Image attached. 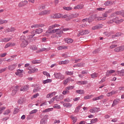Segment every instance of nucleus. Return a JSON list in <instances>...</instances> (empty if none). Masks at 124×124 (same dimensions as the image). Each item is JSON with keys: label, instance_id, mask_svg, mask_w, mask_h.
Wrapping results in <instances>:
<instances>
[{"label": "nucleus", "instance_id": "17", "mask_svg": "<svg viewBox=\"0 0 124 124\" xmlns=\"http://www.w3.org/2000/svg\"><path fill=\"white\" fill-rule=\"evenodd\" d=\"M57 33L55 35V37H62V31H61V30L60 29V31H58Z\"/></svg>", "mask_w": 124, "mask_h": 124}, {"label": "nucleus", "instance_id": "5", "mask_svg": "<svg viewBox=\"0 0 124 124\" xmlns=\"http://www.w3.org/2000/svg\"><path fill=\"white\" fill-rule=\"evenodd\" d=\"M43 32V30L40 28H39L38 29H36L35 31L33 30L31 32V34H32L33 33H35V34H40V33H42Z\"/></svg>", "mask_w": 124, "mask_h": 124}, {"label": "nucleus", "instance_id": "27", "mask_svg": "<svg viewBox=\"0 0 124 124\" xmlns=\"http://www.w3.org/2000/svg\"><path fill=\"white\" fill-rule=\"evenodd\" d=\"M76 93L78 94H84V93H85V91H84V90H76Z\"/></svg>", "mask_w": 124, "mask_h": 124}, {"label": "nucleus", "instance_id": "1", "mask_svg": "<svg viewBox=\"0 0 124 124\" xmlns=\"http://www.w3.org/2000/svg\"><path fill=\"white\" fill-rule=\"evenodd\" d=\"M20 40L21 42L20 46L22 48L27 47L28 46V41L27 40V37L25 35H21L20 38Z\"/></svg>", "mask_w": 124, "mask_h": 124}, {"label": "nucleus", "instance_id": "21", "mask_svg": "<svg viewBox=\"0 0 124 124\" xmlns=\"http://www.w3.org/2000/svg\"><path fill=\"white\" fill-rule=\"evenodd\" d=\"M83 8H84V5L83 4L78 5L74 7V9H75L76 10L78 9H82Z\"/></svg>", "mask_w": 124, "mask_h": 124}, {"label": "nucleus", "instance_id": "10", "mask_svg": "<svg viewBox=\"0 0 124 124\" xmlns=\"http://www.w3.org/2000/svg\"><path fill=\"white\" fill-rule=\"evenodd\" d=\"M60 31V29H57L56 30H49L48 28V30L46 31V34H48V33H55V32H58Z\"/></svg>", "mask_w": 124, "mask_h": 124}, {"label": "nucleus", "instance_id": "26", "mask_svg": "<svg viewBox=\"0 0 124 124\" xmlns=\"http://www.w3.org/2000/svg\"><path fill=\"white\" fill-rule=\"evenodd\" d=\"M63 106L66 107V108H70V107H72V104L70 103H64Z\"/></svg>", "mask_w": 124, "mask_h": 124}, {"label": "nucleus", "instance_id": "43", "mask_svg": "<svg viewBox=\"0 0 124 124\" xmlns=\"http://www.w3.org/2000/svg\"><path fill=\"white\" fill-rule=\"evenodd\" d=\"M47 124V120L45 118L41 119L40 121V124Z\"/></svg>", "mask_w": 124, "mask_h": 124}, {"label": "nucleus", "instance_id": "60", "mask_svg": "<svg viewBox=\"0 0 124 124\" xmlns=\"http://www.w3.org/2000/svg\"><path fill=\"white\" fill-rule=\"evenodd\" d=\"M56 19H58V18H61V17H62V15L61 14H56Z\"/></svg>", "mask_w": 124, "mask_h": 124}, {"label": "nucleus", "instance_id": "15", "mask_svg": "<svg viewBox=\"0 0 124 124\" xmlns=\"http://www.w3.org/2000/svg\"><path fill=\"white\" fill-rule=\"evenodd\" d=\"M16 66H17V64H13L12 65H10L8 66V68L9 70H10L11 71H13V70H14V69L16 68Z\"/></svg>", "mask_w": 124, "mask_h": 124}, {"label": "nucleus", "instance_id": "39", "mask_svg": "<svg viewBox=\"0 0 124 124\" xmlns=\"http://www.w3.org/2000/svg\"><path fill=\"white\" fill-rule=\"evenodd\" d=\"M32 63L35 64L36 63H41V60H33L31 61Z\"/></svg>", "mask_w": 124, "mask_h": 124}, {"label": "nucleus", "instance_id": "40", "mask_svg": "<svg viewBox=\"0 0 124 124\" xmlns=\"http://www.w3.org/2000/svg\"><path fill=\"white\" fill-rule=\"evenodd\" d=\"M63 9L64 10H66L67 11H70V10H72V7H63Z\"/></svg>", "mask_w": 124, "mask_h": 124}, {"label": "nucleus", "instance_id": "48", "mask_svg": "<svg viewBox=\"0 0 124 124\" xmlns=\"http://www.w3.org/2000/svg\"><path fill=\"white\" fill-rule=\"evenodd\" d=\"M102 16L104 18H107L108 16V12H105V13L102 14Z\"/></svg>", "mask_w": 124, "mask_h": 124}, {"label": "nucleus", "instance_id": "14", "mask_svg": "<svg viewBox=\"0 0 124 124\" xmlns=\"http://www.w3.org/2000/svg\"><path fill=\"white\" fill-rule=\"evenodd\" d=\"M116 72V71L114 70H108L106 74V76L107 77H109L111 74H112V73H115Z\"/></svg>", "mask_w": 124, "mask_h": 124}, {"label": "nucleus", "instance_id": "42", "mask_svg": "<svg viewBox=\"0 0 124 124\" xmlns=\"http://www.w3.org/2000/svg\"><path fill=\"white\" fill-rule=\"evenodd\" d=\"M74 74V73L73 71H67L65 72V74H66V75H73Z\"/></svg>", "mask_w": 124, "mask_h": 124}, {"label": "nucleus", "instance_id": "2", "mask_svg": "<svg viewBox=\"0 0 124 124\" xmlns=\"http://www.w3.org/2000/svg\"><path fill=\"white\" fill-rule=\"evenodd\" d=\"M79 16V14H71L69 16H67V15H64L62 16V18H65L67 21H69V20H71V19H73L74 18H77V17Z\"/></svg>", "mask_w": 124, "mask_h": 124}, {"label": "nucleus", "instance_id": "33", "mask_svg": "<svg viewBox=\"0 0 124 124\" xmlns=\"http://www.w3.org/2000/svg\"><path fill=\"white\" fill-rule=\"evenodd\" d=\"M91 78L93 79H94V78H97L98 76V74L96 73H93L91 75Z\"/></svg>", "mask_w": 124, "mask_h": 124}, {"label": "nucleus", "instance_id": "53", "mask_svg": "<svg viewBox=\"0 0 124 124\" xmlns=\"http://www.w3.org/2000/svg\"><path fill=\"white\" fill-rule=\"evenodd\" d=\"M99 51H100V49H99V48H97V49H95V50L93 52V54H97V53H98V52H99Z\"/></svg>", "mask_w": 124, "mask_h": 124}, {"label": "nucleus", "instance_id": "49", "mask_svg": "<svg viewBox=\"0 0 124 124\" xmlns=\"http://www.w3.org/2000/svg\"><path fill=\"white\" fill-rule=\"evenodd\" d=\"M53 108L55 109H60L61 108V106L59 105L58 104H55L53 106Z\"/></svg>", "mask_w": 124, "mask_h": 124}, {"label": "nucleus", "instance_id": "61", "mask_svg": "<svg viewBox=\"0 0 124 124\" xmlns=\"http://www.w3.org/2000/svg\"><path fill=\"white\" fill-rule=\"evenodd\" d=\"M64 101H65V102H70L71 100L70 99V98H67L64 100Z\"/></svg>", "mask_w": 124, "mask_h": 124}, {"label": "nucleus", "instance_id": "54", "mask_svg": "<svg viewBox=\"0 0 124 124\" xmlns=\"http://www.w3.org/2000/svg\"><path fill=\"white\" fill-rule=\"evenodd\" d=\"M31 50H33V51H36L37 50V47L35 46H32L31 47Z\"/></svg>", "mask_w": 124, "mask_h": 124}, {"label": "nucleus", "instance_id": "23", "mask_svg": "<svg viewBox=\"0 0 124 124\" xmlns=\"http://www.w3.org/2000/svg\"><path fill=\"white\" fill-rule=\"evenodd\" d=\"M67 49V46H61L57 47V49L59 50H66Z\"/></svg>", "mask_w": 124, "mask_h": 124}, {"label": "nucleus", "instance_id": "18", "mask_svg": "<svg viewBox=\"0 0 124 124\" xmlns=\"http://www.w3.org/2000/svg\"><path fill=\"white\" fill-rule=\"evenodd\" d=\"M99 111V108H94L90 110L91 113H96Z\"/></svg>", "mask_w": 124, "mask_h": 124}, {"label": "nucleus", "instance_id": "51", "mask_svg": "<svg viewBox=\"0 0 124 124\" xmlns=\"http://www.w3.org/2000/svg\"><path fill=\"white\" fill-rule=\"evenodd\" d=\"M11 40V38H4V42H8V41H10Z\"/></svg>", "mask_w": 124, "mask_h": 124}, {"label": "nucleus", "instance_id": "16", "mask_svg": "<svg viewBox=\"0 0 124 124\" xmlns=\"http://www.w3.org/2000/svg\"><path fill=\"white\" fill-rule=\"evenodd\" d=\"M56 93H57V92H53L51 93H49L47 94L46 96V98H51V97H53L54 95H56Z\"/></svg>", "mask_w": 124, "mask_h": 124}, {"label": "nucleus", "instance_id": "31", "mask_svg": "<svg viewBox=\"0 0 124 124\" xmlns=\"http://www.w3.org/2000/svg\"><path fill=\"white\" fill-rule=\"evenodd\" d=\"M53 110H54V108H48L43 110V113H47L48 112H51V111H53Z\"/></svg>", "mask_w": 124, "mask_h": 124}, {"label": "nucleus", "instance_id": "13", "mask_svg": "<svg viewBox=\"0 0 124 124\" xmlns=\"http://www.w3.org/2000/svg\"><path fill=\"white\" fill-rule=\"evenodd\" d=\"M30 89V86L26 85L21 87L20 89V92H26Z\"/></svg>", "mask_w": 124, "mask_h": 124}, {"label": "nucleus", "instance_id": "56", "mask_svg": "<svg viewBox=\"0 0 124 124\" xmlns=\"http://www.w3.org/2000/svg\"><path fill=\"white\" fill-rule=\"evenodd\" d=\"M11 111L9 109H7L5 111V112H4V115H8V114H9V113H10Z\"/></svg>", "mask_w": 124, "mask_h": 124}, {"label": "nucleus", "instance_id": "37", "mask_svg": "<svg viewBox=\"0 0 124 124\" xmlns=\"http://www.w3.org/2000/svg\"><path fill=\"white\" fill-rule=\"evenodd\" d=\"M58 27H60V25L59 24H54L52 26H50L49 27V30H53L54 28H58Z\"/></svg>", "mask_w": 124, "mask_h": 124}, {"label": "nucleus", "instance_id": "32", "mask_svg": "<svg viewBox=\"0 0 124 124\" xmlns=\"http://www.w3.org/2000/svg\"><path fill=\"white\" fill-rule=\"evenodd\" d=\"M117 72L119 76H124V69H122L121 71H117Z\"/></svg>", "mask_w": 124, "mask_h": 124}, {"label": "nucleus", "instance_id": "38", "mask_svg": "<svg viewBox=\"0 0 124 124\" xmlns=\"http://www.w3.org/2000/svg\"><path fill=\"white\" fill-rule=\"evenodd\" d=\"M85 66V63L80 62L76 64V67H83Z\"/></svg>", "mask_w": 124, "mask_h": 124}, {"label": "nucleus", "instance_id": "63", "mask_svg": "<svg viewBox=\"0 0 124 124\" xmlns=\"http://www.w3.org/2000/svg\"><path fill=\"white\" fill-rule=\"evenodd\" d=\"M19 112V109L15 108L14 111V114H17Z\"/></svg>", "mask_w": 124, "mask_h": 124}, {"label": "nucleus", "instance_id": "29", "mask_svg": "<svg viewBox=\"0 0 124 124\" xmlns=\"http://www.w3.org/2000/svg\"><path fill=\"white\" fill-rule=\"evenodd\" d=\"M43 84H48V83H52V79H47L45 80H43L42 81Z\"/></svg>", "mask_w": 124, "mask_h": 124}, {"label": "nucleus", "instance_id": "58", "mask_svg": "<svg viewBox=\"0 0 124 124\" xmlns=\"http://www.w3.org/2000/svg\"><path fill=\"white\" fill-rule=\"evenodd\" d=\"M50 18H51L52 19H57V16L56 15V14L51 15L50 16Z\"/></svg>", "mask_w": 124, "mask_h": 124}, {"label": "nucleus", "instance_id": "8", "mask_svg": "<svg viewBox=\"0 0 124 124\" xmlns=\"http://www.w3.org/2000/svg\"><path fill=\"white\" fill-rule=\"evenodd\" d=\"M11 90H12V95H15L16 93H17V92H18V86H13L11 88Z\"/></svg>", "mask_w": 124, "mask_h": 124}, {"label": "nucleus", "instance_id": "19", "mask_svg": "<svg viewBox=\"0 0 124 124\" xmlns=\"http://www.w3.org/2000/svg\"><path fill=\"white\" fill-rule=\"evenodd\" d=\"M77 84H78V85H87L88 81L87 80L78 81H77Z\"/></svg>", "mask_w": 124, "mask_h": 124}, {"label": "nucleus", "instance_id": "3", "mask_svg": "<svg viewBox=\"0 0 124 124\" xmlns=\"http://www.w3.org/2000/svg\"><path fill=\"white\" fill-rule=\"evenodd\" d=\"M54 77L55 79L61 80V81H62L65 78L64 75H62V73L55 72L54 74Z\"/></svg>", "mask_w": 124, "mask_h": 124}, {"label": "nucleus", "instance_id": "41", "mask_svg": "<svg viewBox=\"0 0 124 124\" xmlns=\"http://www.w3.org/2000/svg\"><path fill=\"white\" fill-rule=\"evenodd\" d=\"M96 19L98 20V21H104L106 20V18H105L103 16L97 17Z\"/></svg>", "mask_w": 124, "mask_h": 124}, {"label": "nucleus", "instance_id": "20", "mask_svg": "<svg viewBox=\"0 0 124 124\" xmlns=\"http://www.w3.org/2000/svg\"><path fill=\"white\" fill-rule=\"evenodd\" d=\"M57 97H58V95H56V96L53 97V98H52L48 101V103H49V104H52V103H53V102H54L55 101V100H56V101H58V99H57Z\"/></svg>", "mask_w": 124, "mask_h": 124}, {"label": "nucleus", "instance_id": "24", "mask_svg": "<svg viewBox=\"0 0 124 124\" xmlns=\"http://www.w3.org/2000/svg\"><path fill=\"white\" fill-rule=\"evenodd\" d=\"M112 4H113V3L111 0H107L104 3L105 6H110V5H112Z\"/></svg>", "mask_w": 124, "mask_h": 124}, {"label": "nucleus", "instance_id": "52", "mask_svg": "<svg viewBox=\"0 0 124 124\" xmlns=\"http://www.w3.org/2000/svg\"><path fill=\"white\" fill-rule=\"evenodd\" d=\"M80 35H85L84 31H79V33L78 34V36H80Z\"/></svg>", "mask_w": 124, "mask_h": 124}, {"label": "nucleus", "instance_id": "44", "mask_svg": "<svg viewBox=\"0 0 124 124\" xmlns=\"http://www.w3.org/2000/svg\"><path fill=\"white\" fill-rule=\"evenodd\" d=\"M64 91H63L62 93V94L65 95V94H67V93H69V91L68 90H67V88H65Z\"/></svg>", "mask_w": 124, "mask_h": 124}, {"label": "nucleus", "instance_id": "7", "mask_svg": "<svg viewBox=\"0 0 124 124\" xmlns=\"http://www.w3.org/2000/svg\"><path fill=\"white\" fill-rule=\"evenodd\" d=\"M24 73V70L18 69L15 73L16 75L19 76V77H23V73Z\"/></svg>", "mask_w": 124, "mask_h": 124}, {"label": "nucleus", "instance_id": "50", "mask_svg": "<svg viewBox=\"0 0 124 124\" xmlns=\"http://www.w3.org/2000/svg\"><path fill=\"white\" fill-rule=\"evenodd\" d=\"M23 102H24V99H23V98H20V99H19L17 103L18 104H22V103H23Z\"/></svg>", "mask_w": 124, "mask_h": 124}, {"label": "nucleus", "instance_id": "34", "mask_svg": "<svg viewBox=\"0 0 124 124\" xmlns=\"http://www.w3.org/2000/svg\"><path fill=\"white\" fill-rule=\"evenodd\" d=\"M70 79H71L70 78H68L64 80L63 81V85H67V83H68V82H69L70 81Z\"/></svg>", "mask_w": 124, "mask_h": 124}, {"label": "nucleus", "instance_id": "25", "mask_svg": "<svg viewBox=\"0 0 124 124\" xmlns=\"http://www.w3.org/2000/svg\"><path fill=\"white\" fill-rule=\"evenodd\" d=\"M12 31H15V28L12 27L10 29L7 28L6 30V32H12Z\"/></svg>", "mask_w": 124, "mask_h": 124}, {"label": "nucleus", "instance_id": "30", "mask_svg": "<svg viewBox=\"0 0 124 124\" xmlns=\"http://www.w3.org/2000/svg\"><path fill=\"white\" fill-rule=\"evenodd\" d=\"M114 33V31H111L110 32H105L104 34L106 36H110V35H112Z\"/></svg>", "mask_w": 124, "mask_h": 124}, {"label": "nucleus", "instance_id": "57", "mask_svg": "<svg viewBox=\"0 0 124 124\" xmlns=\"http://www.w3.org/2000/svg\"><path fill=\"white\" fill-rule=\"evenodd\" d=\"M67 90L69 91V90H73L74 89V86H69V87H66Z\"/></svg>", "mask_w": 124, "mask_h": 124}, {"label": "nucleus", "instance_id": "36", "mask_svg": "<svg viewBox=\"0 0 124 124\" xmlns=\"http://www.w3.org/2000/svg\"><path fill=\"white\" fill-rule=\"evenodd\" d=\"M98 119L97 118H95L93 119H92L91 120V123H87L86 124H95V123H97Z\"/></svg>", "mask_w": 124, "mask_h": 124}, {"label": "nucleus", "instance_id": "35", "mask_svg": "<svg viewBox=\"0 0 124 124\" xmlns=\"http://www.w3.org/2000/svg\"><path fill=\"white\" fill-rule=\"evenodd\" d=\"M40 90H41V87H40V86H38L33 90V93H37L39 92Z\"/></svg>", "mask_w": 124, "mask_h": 124}, {"label": "nucleus", "instance_id": "46", "mask_svg": "<svg viewBox=\"0 0 124 124\" xmlns=\"http://www.w3.org/2000/svg\"><path fill=\"white\" fill-rule=\"evenodd\" d=\"M50 48H43L41 49L40 50V52H43V51H49V50L50 49Z\"/></svg>", "mask_w": 124, "mask_h": 124}, {"label": "nucleus", "instance_id": "11", "mask_svg": "<svg viewBox=\"0 0 124 124\" xmlns=\"http://www.w3.org/2000/svg\"><path fill=\"white\" fill-rule=\"evenodd\" d=\"M121 99L120 98H116L114 99L113 101V103L112 104L111 107H114V106H116V105H118Z\"/></svg>", "mask_w": 124, "mask_h": 124}, {"label": "nucleus", "instance_id": "64", "mask_svg": "<svg viewBox=\"0 0 124 124\" xmlns=\"http://www.w3.org/2000/svg\"><path fill=\"white\" fill-rule=\"evenodd\" d=\"M91 96H92V95L85 96H84V99L85 100L90 99V98H91Z\"/></svg>", "mask_w": 124, "mask_h": 124}, {"label": "nucleus", "instance_id": "9", "mask_svg": "<svg viewBox=\"0 0 124 124\" xmlns=\"http://www.w3.org/2000/svg\"><path fill=\"white\" fill-rule=\"evenodd\" d=\"M50 12L51 11L49 10H46L41 12L39 14V15H40V16H43L44 15H47V14H50Z\"/></svg>", "mask_w": 124, "mask_h": 124}, {"label": "nucleus", "instance_id": "47", "mask_svg": "<svg viewBox=\"0 0 124 124\" xmlns=\"http://www.w3.org/2000/svg\"><path fill=\"white\" fill-rule=\"evenodd\" d=\"M40 27L39 24H34L31 26V28L33 29V28H40Z\"/></svg>", "mask_w": 124, "mask_h": 124}, {"label": "nucleus", "instance_id": "59", "mask_svg": "<svg viewBox=\"0 0 124 124\" xmlns=\"http://www.w3.org/2000/svg\"><path fill=\"white\" fill-rule=\"evenodd\" d=\"M120 35H121V33H117L115 35H113L112 36V38H114V37H117V36H119Z\"/></svg>", "mask_w": 124, "mask_h": 124}, {"label": "nucleus", "instance_id": "4", "mask_svg": "<svg viewBox=\"0 0 124 124\" xmlns=\"http://www.w3.org/2000/svg\"><path fill=\"white\" fill-rule=\"evenodd\" d=\"M123 22H124V19H119V17H116L109 21V23L111 24L112 23H115V24H117V25L121 24V23H123Z\"/></svg>", "mask_w": 124, "mask_h": 124}, {"label": "nucleus", "instance_id": "55", "mask_svg": "<svg viewBox=\"0 0 124 124\" xmlns=\"http://www.w3.org/2000/svg\"><path fill=\"white\" fill-rule=\"evenodd\" d=\"M37 112V109H33L30 112V114L31 115V114H34Z\"/></svg>", "mask_w": 124, "mask_h": 124}, {"label": "nucleus", "instance_id": "28", "mask_svg": "<svg viewBox=\"0 0 124 124\" xmlns=\"http://www.w3.org/2000/svg\"><path fill=\"white\" fill-rule=\"evenodd\" d=\"M103 27V25L102 24H100L99 25L95 26L92 28V29L93 30H97V29H101Z\"/></svg>", "mask_w": 124, "mask_h": 124}, {"label": "nucleus", "instance_id": "62", "mask_svg": "<svg viewBox=\"0 0 124 124\" xmlns=\"http://www.w3.org/2000/svg\"><path fill=\"white\" fill-rule=\"evenodd\" d=\"M67 63H69V60H65L63 61V64H67Z\"/></svg>", "mask_w": 124, "mask_h": 124}, {"label": "nucleus", "instance_id": "45", "mask_svg": "<svg viewBox=\"0 0 124 124\" xmlns=\"http://www.w3.org/2000/svg\"><path fill=\"white\" fill-rule=\"evenodd\" d=\"M7 23V20L0 19V25H2V24H6Z\"/></svg>", "mask_w": 124, "mask_h": 124}, {"label": "nucleus", "instance_id": "22", "mask_svg": "<svg viewBox=\"0 0 124 124\" xmlns=\"http://www.w3.org/2000/svg\"><path fill=\"white\" fill-rule=\"evenodd\" d=\"M12 46H15V43H8L5 46L4 48L6 49V48H8V47H12Z\"/></svg>", "mask_w": 124, "mask_h": 124}, {"label": "nucleus", "instance_id": "6", "mask_svg": "<svg viewBox=\"0 0 124 124\" xmlns=\"http://www.w3.org/2000/svg\"><path fill=\"white\" fill-rule=\"evenodd\" d=\"M35 36V33L32 34L31 35H29L27 37L28 44L33 42V37Z\"/></svg>", "mask_w": 124, "mask_h": 124}, {"label": "nucleus", "instance_id": "12", "mask_svg": "<svg viewBox=\"0 0 124 124\" xmlns=\"http://www.w3.org/2000/svg\"><path fill=\"white\" fill-rule=\"evenodd\" d=\"M64 40L66 43H67V44L73 43V41H74L73 39L69 38H65L64 39Z\"/></svg>", "mask_w": 124, "mask_h": 124}]
</instances>
